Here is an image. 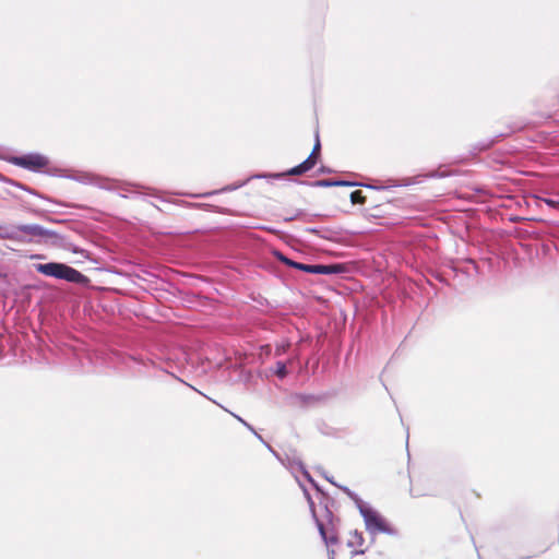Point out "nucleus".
Masks as SVG:
<instances>
[{
  "label": "nucleus",
  "mask_w": 559,
  "mask_h": 559,
  "mask_svg": "<svg viewBox=\"0 0 559 559\" xmlns=\"http://www.w3.org/2000/svg\"><path fill=\"white\" fill-rule=\"evenodd\" d=\"M290 344L289 343H282V344H278L275 348V355L276 356H281L283 355L284 353H286L289 348Z\"/></svg>",
  "instance_id": "9d476101"
},
{
  "label": "nucleus",
  "mask_w": 559,
  "mask_h": 559,
  "mask_svg": "<svg viewBox=\"0 0 559 559\" xmlns=\"http://www.w3.org/2000/svg\"><path fill=\"white\" fill-rule=\"evenodd\" d=\"M346 544L348 548H350L352 555H361L365 552L364 544L365 538L362 536V533L358 532L357 530L350 531L348 533Z\"/></svg>",
  "instance_id": "423d86ee"
},
{
  "label": "nucleus",
  "mask_w": 559,
  "mask_h": 559,
  "mask_svg": "<svg viewBox=\"0 0 559 559\" xmlns=\"http://www.w3.org/2000/svg\"><path fill=\"white\" fill-rule=\"evenodd\" d=\"M275 255L277 257V259L280 261H282L283 263H285L286 265L288 266H292V267H295L296 269V265H299L300 263L299 262H295L288 258H286L284 254H282L281 252H276Z\"/></svg>",
  "instance_id": "1a4fd4ad"
},
{
  "label": "nucleus",
  "mask_w": 559,
  "mask_h": 559,
  "mask_svg": "<svg viewBox=\"0 0 559 559\" xmlns=\"http://www.w3.org/2000/svg\"><path fill=\"white\" fill-rule=\"evenodd\" d=\"M350 201L353 204H364L366 202V197L361 190H355L350 193Z\"/></svg>",
  "instance_id": "0eeeda50"
},
{
  "label": "nucleus",
  "mask_w": 559,
  "mask_h": 559,
  "mask_svg": "<svg viewBox=\"0 0 559 559\" xmlns=\"http://www.w3.org/2000/svg\"><path fill=\"white\" fill-rule=\"evenodd\" d=\"M35 267L38 273L49 277L76 284H86L88 282V278L84 274L63 263L49 262L37 264Z\"/></svg>",
  "instance_id": "f257e3e1"
},
{
  "label": "nucleus",
  "mask_w": 559,
  "mask_h": 559,
  "mask_svg": "<svg viewBox=\"0 0 559 559\" xmlns=\"http://www.w3.org/2000/svg\"><path fill=\"white\" fill-rule=\"evenodd\" d=\"M319 530L322 536L326 539L323 524H319Z\"/></svg>",
  "instance_id": "f8f14e48"
},
{
  "label": "nucleus",
  "mask_w": 559,
  "mask_h": 559,
  "mask_svg": "<svg viewBox=\"0 0 559 559\" xmlns=\"http://www.w3.org/2000/svg\"><path fill=\"white\" fill-rule=\"evenodd\" d=\"M321 144L319 139V133H316V144L312 148V152L308 156L306 160H304L301 164L290 168L287 170L284 175L286 176H300L306 174L307 171L311 170L318 163L319 155H320Z\"/></svg>",
  "instance_id": "f03ea898"
},
{
  "label": "nucleus",
  "mask_w": 559,
  "mask_h": 559,
  "mask_svg": "<svg viewBox=\"0 0 559 559\" xmlns=\"http://www.w3.org/2000/svg\"><path fill=\"white\" fill-rule=\"evenodd\" d=\"M544 202L555 209H559V201L552 199H544Z\"/></svg>",
  "instance_id": "9b49d317"
},
{
  "label": "nucleus",
  "mask_w": 559,
  "mask_h": 559,
  "mask_svg": "<svg viewBox=\"0 0 559 559\" xmlns=\"http://www.w3.org/2000/svg\"><path fill=\"white\" fill-rule=\"evenodd\" d=\"M16 163L28 169L37 170L47 166L48 160L46 157L38 154L24 155L16 158Z\"/></svg>",
  "instance_id": "20e7f679"
},
{
  "label": "nucleus",
  "mask_w": 559,
  "mask_h": 559,
  "mask_svg": "<svg viewBox=\"0 0 559 559\" xmlns=\"http://www.w3.org/2000/svg\"><path fill=\"white\" fill-rule=\"evenodd\" d=\"M361 514L368 531L372 533L390 532V527L386 521L377 511L371 509H362Z\"/></svg>",
  "instance_id": "7ed1b4c3"
},
{
  "label": "nucleus",
  "mask_w": 559,
  "mask_h": 559,
  "mask_svg": "<svg viewBox=\"0 0 559 559\" xmlns=\"http://www.w3.org/2000/svg\"><path fill=\"white\" fill-rule=\"evenodd\" d=\"M297 270H301L306 273L311 274H335L338 273L341 270V265L337 264H331V265H324V264H304L300 263L299 265H296Z\"/></svg>",
  "instance_id": "39448f33"
},
{
  "label": "nucleus",
  "mask_w": 559,
  "mask_h": 559,
  "mask_svg": "<svg viewBox=\"0 0 559 559\" xmlns=\"http://www.w3.org/2000/svg\"><path fill=\"white\" fill-rule=\"evenodd\" d=\"M329 542H330V543H332V544H335V543L337 542V539H336L335 537H331V538L329 539Z\"/></svg>",
  "instance_id": "ddd939ff"
},
{
  "label": "nucleus",
  "mask_w": 559,
  "mask_h": 559,
  "mask_svg": "<svg viewBox=\"0 0 559 559\" xmlns=\"http://www.w3.org/2000/svg\"><path fill=\"white\" fill-rule=\"evenodd\" d=\"M337 185H349V183H348V182L341 181V182H337Z\"/></svg>",
  "instance_id": "4468645a"
},
{
  "label": "nucleus",
  "mask_w": 559,
  "mask_h": 559,
  "mask_svg": "<svg viewBox=\"0 0 559 559\" xmlns=\"http://www.w3.org/2000/svg\"><path fill=\"white\" fill-rule=\"evenodd\" d=\"M288 371H287V368H286V364L285 362H282V361H278L276 364V370H275V374L283 379L287 376Z\"/></svg>",
  "instance_id": "6e6552de"
}]
</instances>
